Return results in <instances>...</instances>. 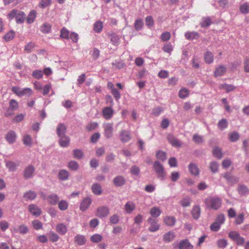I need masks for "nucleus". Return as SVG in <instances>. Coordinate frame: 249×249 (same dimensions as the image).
<instances>
[{
	"label": "nucleus",
	"mask_w": 249,
	"mask_h": 249,
	"mask_svg": "<svg viewBox=\"0 0 249 249\" xmlns=\"http://www.w3.org/2000/svg\"><path fill=\"white\" fill-rule=\"evenodd\" d=\"M43 75V72L40 70H36L33 71V76L37 79H39L42 78Z\"/></svg>",
	"instance_id": "13d9d810"
},
{
	"label": "nucleus",
	"mask_w": 249,
	"mask_h": 249,
	"mask_svg": "<svg viewBox=\"0 0 249 249\" xmlns=\"http://www.w3.org/2000/svg\"><path fill=\"white\" fill-rule=\"evenodd\" d=\"M48 236H49L50 240L51 241H52V242H55L57 241L59 238V236L57 234H56L55 233H54V232H53L52 231H50L48 233Z\"/></svg>",
	"instance_id": "3c124183"
},
{
	"label": "nucleus",
	"mask_w": 249,
	"mask_h": 249,
	"mask_svg": "<svg viewBox=\"0 0 249 249\" xmlns=\"http://www.w3.org/2000/svg\"><path fill=\"white\" fill-rule=\"evenodd\" d=\"M36 197V193L32 190L25 192L23 195V197L26 201L33 200Z\"/></svg>",
	"instance_id": "412c9836"
},
{
	"label": "nucleus",
	"mask_w": 249,
	"mask_h": 249,
	"mask_svg": "<svg viewBox=\"0 0 249 249\" xmlns=\"http://www.w3.org/2000/svg\"><path fill=\"white\" fill-rule=\"evenodd\" d=\"M164 222L168 226H173L176 223V218L174 216H167L164 218Z\"/></svg>",
	"instance_id": "2f4dec72"
},
{
	"label": "nucleus",
	"mask_w": 249,
	"mask_h": 249,
	"mask_svg": "<svg viewBox=\"0 0 249 249\" xmlns=\"http://www.w3.org/2000/svg\"><path fill=\"white\" fill-rule=\"evenodd\" d=\"M35 47V44L32 42H30L25 46L24 51L27 53H29L31 52Z\"/></svg>",
	"instance_id": "774afa93"
},
{
	"label": "nucleus",
	"mask_w": 249,
	"mask_h": 249,
	"mask_svg": "<svg viewBox=\"0 0 249 249\" xmlns=\"http://www.w3.org/2000/svg\"><path fill=\"white\" fill-rule=\"evenodd\" d=\"M47 200L50 204L55 205L58 202L59 198L56 194H52L48 196Z\"/></svg>",
	"instance_id": "b1692460"
},
{
	"label": "nucleus",
	"mask_w": 249,
	"mask_h": 249,
	"mask_svg": "<svg viewBox=\"0 0 249 249\" xmlns=\"http://www.w3.org/2000/svg\"><path fill=\"white\" fill-rule=\"evenodd\" d=\"M134 28L136 31L141 30L143 26V22L142 19L139 18L135 20L134 23Z\"/></svg>",
	"instance_id": "4c0bfd02"
},
{
	"label": "nucleus",
	"mask_w": 249,
	"mask_h": 249,
	"mask_svg": "<svg viewBox=\"0 0 249 249\" xmlns=\"http://www.w3.org/2000/svg\"><path fill=\"white\" fill-rule=\"evenodd\" d=\"M103 27V22L99 20L94 23L93 29L96 33H99L102 31Z\"/></svg>",
	"instance_id": "ea45409f"
},
{
	"label": "nucleus",
	"mask_w": 249,
	"mask_h": 249,
	"mask_svg": "<svg viewBox=\"0 0 249 249\" xmlns=\"http://www.w3.org/2000/svg\"><path fill=\"white\" fill-rule=\"evenodd\" d=\"M67 130L66 126L63 123L59 124L56 128V133L58 137H62L66 135Z\"/></svg>",
	"instance_id": "2eb2a0df"
},
{
	"label": "nucleus",
	"mask_w": 249,
	"mask_h": 249,
	"mask_svg": "<svg viewBox=\"0 0 249 249\" xmlns=\"http://www.w3.org/2000/svg\"><path fill=\"white\" fill-rule=\"evenodd\" d=\"M240 136L238 132H233L229 135V140L231 142H235L238 140Z\"/></svg>",
	"instance_id": "864d4df0"
},
{
	"label": "nucleus",
	"mask_w": 249,
	"mask_h": 249,
	"mask_svg": "<svg viewBox=\"0 0 249 249\" xmlns=\"http://www.w3.org/2000/svg\"><path fill=\"white\" fill-rule=\"evenodd\" d=\"M5 138L9 143L13 144L16 141L17 135L15 131L13 130H10L6 134Z\"/></svg>",
	"instance_id": "ddd939ff"
},
{
	"label": "nucleus",
	"mask_w": 249,
	"mask_h": 249,
	"mask_svg": "<svg viewBox=\"0 0 249 249\" xmlns=\"http://www.w3.org/2000/svg\"><path fill=\"white\" fill-rule=\"evenodd\" d=\"M205 204L207 208L217 210L222 204V200L217 197H211L205 199Z\"/></svg>",
	"instance_id": "f257e3e1"
},
{
	"label": "nucleus",
	"mask_w": 249,
	"mask_h": 249,
	"mask_svg": "<svg viewBox=\"0 0 249 249\" xmlns=\"http://www.w3.org/2000/svg\"><path fill=\"white\" fill-rule=\"evenodd\" d=\"M102 239V236L98 234H95L90 237V240L93 243H98Z\"/></svg>",
	"instance_id": "338daca9"
},
{
	"label": "nucleus",
	"mask_w": 249,
	"mask_h": 249,
	"mask_svg": "<svg viewBox=\"0 0 249 249\" xmlns=\"http://www.w3.org/2000/svg\"><path fill=\"white\" fill-rule=\"evenodd\" d=\"M200 212L201 210L199 206H195L193 207L191 212V214L195 219L197 220L199 218L200 214Z\"/></svg>",
	"instance_id": "c85d7f7f"
},
{
	"label": "nucleus",
	"mask_w": 249,
	"mask_h": 249,
	"mask_svg": "<svg viewBox=\"0 0 249 249\" xmlns=\"http://www.w3.org/2000/svg\"><path fill=\"white\" fill-rule=\"evenodd\" d=\"M9 108L15 110L18 107V104L15 99H11L9 102Z\"/></svg>",
	"instance_id": "e2e57ef3"
},
{
	"label": "nucleus",
	"mask_w": 249,
	"mask_h": 249,
	"mask_svg": "<svg viewBox=\"0 0 249 249\" xmlns=\"http://www.w3.org/2000/svg\"><path fill=\"white\" fill-rule=\"evenodd\" d=\"M70 174L69 172L65 169L60 170L59 171L58 177L59 179L62 181L67 180L69 179Z\"/></svg>",
	"instance_id": "5701e85b"
},
{
	"label": "nucleus",
	"mask_w": 249,
	"mask_h": 249,
	"mask_svg": "<svg viewBox=\"0 0 249 249\" xmlns=\"http://www.w3.org/2000/svg\"><path fill=\"white\" fill-rule=\"evenodd\" d=\"M147 221L150 225L148 228L150 231L155 232L159 230L160 225L158 224V220L156 218L149 217Z\"/></svg>",
	"instance_id": "423d86ee"
},
{
	"label": "nucleus",
	"mask_w": 249,
	"mask_h": 249,
	"mask_svg": "<svg viewBox=\"0 0 249 249\" xmlns=\"http://www.w3.org/2000/svg\"><path fill=\"white\" fill-rule=\"evenodd\" d=\"M161 213V210L159 208L157 207H154L150 209V214L151 215V217L156 218L159 216Z\"/></svg>",
	"instance_id": "7c9ffc66"
},
{
	"label": "nucleus",
	"mask_w": 249,
	"mask_h": 249,
	"mask_svg": "<svg viewBox=\"0 0 249 249\" xmlns=\"http://www.w3.org/2000/svg\"><path fill=\"white\" fill-rule=\"evenodd\" d=\"M70 142V139L67 135L59 137V144L61 147H67L69 145Z\"/></svg>",
	"instance_id": "6ab92c4d"
},
{
	"label": "nucleus",
	"mask_w": 249,
	"mask_h": 249,
	"mask_svg": "<svg viewBox=\"0 0 249 249\" xmlns=\"http://www.w3.org/2000/svg\"><path fill=\"white\" fill-rule=\"evenodd\" d=\"M175 238V233L173 231H170L164 235L163 240L165 243H169L173 241Z\"/></svg>",
	"instance_id": "393cba45"
},
{
	"label": "nucleus",
	"mask_w": 249,
	"mask_h": 249,
	"mask_svg": "<svg viewBox=\"0 0 249 249\" xmlns=\"http://www.w3.org/2000/svg\"><path fill=\"white\" fill-rule=\"evenodd\" d=\"M119 216L117 214H114L110 217L109 222L112 224H117L119 222Z\"/></svg>",
	"instance_id": "bf43d9fd"
},
{
	"label": "nucleus",
	"mask_w": 249,
	"mask_h": 249,
	"mask_svg": "<svg viewBox=\"0 0 249 249\" xmlns=\"http://www.w3.org/2000/svg\"><path fill=\"white\" fill-rule=\"evenodd\" d=\"M125 179L122 176H118L114 178L113 182L116 187H121L125 183Z\"/></svg>",
	"instance_id": "4468645a"
},
{
	"label": "nucleus",
	"mask_w": 249,
	"mask_h": 249,
	"mask_svg": "<svg viewBox=\"0 0 249 249\" xmlns=\"http://www.w3.org/2000/svg\"><path fill=\"white\" fill-rule=\"evenodd\" d=\"M87 240L85 236L81 234H77L74 237V242L78 246L84 245Z\"/></svg>",
	"instance_id": "dca6fc26"
},
{
	"label": "nucleus",
	"mask_w": 249,
	"mask_h": 249,
	"mask_svg": "<svg viewBox=\"0 0 249 249\" xmlns=\"http://www.w3.org/2000/svg\"><path fill=\"white\" fill-rule=\"evenodd\" d=\"M213 154L215 157L219 159L222 158V154L221 150L218 147H215L214 148L213 151Z\"/></svg>",
	"instance_id": "4d7b16f0"
},
{
	"label": "nucleus",
	"mask_w": 249,
	"mask_h": 249,
	"mask_svg": "<svg viewBox=\"0 0 249 249\" xmlns=\"http://www.w3.org/2000/svg\"><path fill=\"white\" fill-rule=\"evenodd\" d=\"M218 128L223 130L228 127V122L225 119H222L220 120L217 124Z\"/></svg>",
	"instance_id": "a18cd8bd"
},
{
	"label": "nucleus",
	"mask_w": 249,
	"mask_h": 249,
	"mask_svg": "<svg viewBox=\"0 0 249 249\" xmlns=\"http://www.w3.org/2000/svg\"><path fill=\"white\" fill-rule=\"evenodd\" d=\"M36 12L35 10L31 11L28 15L27 22L29 24L33 23L36 18Z\"/></svg>",
	"instance_id": "e433bc0d"
},
{
	"label": "nucleus",
	"mask_w": 249,
	"mask_h": 249,
	"mask_svg": "<svg viewBox=\"0 0 249 249\" xmlns=\"http://www.w3.org/2000/svg\"><path fill=\"white\" fill-rule=\"evenodd\" d=\"M29 211L34 216H39L41 214V209L36 204H30L28 206Z\"/></svg>",
	"instance_id": "6e6552de"
},
{
	"label": "nucleus",
	"mask_w": 249,
	"mask_h": 249,
	"mask_svg": "<svg viewBox=\"0 0 249 249\" xmlns=\"http://www.w3.org/2000/svg\"><path fill=\"white\" fill-rule=\"evenodd\" d=\"M32 94V90L31 89L29 88H26L24 89H21V94H20V97H22L23 96H30Z\"/></svg>",
	"instance_id": "0e129e2a"
},
{
	"label": "nucleus",
	"mask_w": 249,
	"mask_h": 249,
	"mask_svg": "<svg viewBox=\"0 0 249 249\" xmlns=\"http://www.w3.org/2000/svg\"><path fill=\"white\" fill-rule=\"evenodd\" d=\"M91 190L94 194L98 196L100 195L102 193L101 186L97 183L92 184Z\"/></svg>",
	"instance_id": "bb28decb"
},
{
	"label": "nucleus",
	"mask_w": 249,
	"mask_h": 249,
	"mask_svg": "<svg viewBox=\"0 0 249 249\" xmlns=\"http://www.w3.org/2000/svg\"><path fill=\"white\" fill-rule=\"evenodd\" d=\"M25 14L22 11H19L16 16V22L18 24L22 23L25 18Z\"/></svg>",
	"instance_id": "f704fd0d"
},
{
	"label": "nucleus",
	"mask_w": 249,
	"mask_h": 249,
	"mask_svg": "<svg viewBox=\"0 0 249 249\" xmlns=\"http://www.w3.org/2000/svg\"><path fill=\"white\" fill-rule=\"evenodd\" d=\"M204 60L206 63L210 64L213 61V55L210 51H207L204 54Z\"/></svg>",
	"instance_id": "473e14b6"
},
{
	"label": "nucleus",
	"mask_w": 249,
	"mask_h": 249,
	"mask_svg": "<svg viewBox=\"0 0 249 249\" xmlns=\"http://www.w3.org/2000/svg\"><path fill=\"white\" fill-rule=\"evenodd\" d=\"M188 169L190 173L195 176H197L199 174V170L197 166L194 163L189 164Z\"/></svg>",
	"instance_id": "4be33fe9"
},
{
	"label": "nucleus",
	"mask_w": 249,
	"mask_h": 249,
	"mask_svg": "<svg viewBox=\"0 0 249 249\" xmlns=\"http://www.w3.org/2000/svg\"><path fill=\"white\" fill-rule=\"evenodd\" d=\"M167 140L173 146L176 147H180L182 145L181 142L172 134H169L168 135Z\"/></svg>",
	"instance_id": "0eeeda50"
},
{
	"label": "nucleus",
	"mask_w": 249,
	"mask_h": 249,
	"mask_svg": "<svg viewBox=\"0 0 249 249\" xmlns=\"http://www.w3.org/2000/svg\"><path fill=\"white\" fill-rule=\"evenodd\" d=\"M110 210L107 206H102L98 207L96 210V215L101 218H104L108 216Z\"/></svg>",
	"instance_id": "7ed1b4c3"
},
{
	"label": "nucleus",
	"mask_w": 249,
	"mask_h": 249,
	"mask_svg": "<svg viewBox=\"0 0 249 249\" xmlns=\"http://www.w3.org/2000/svg\"><path fill=\"white\" fill-rule=\"evenodd\" d=\"M6 166L10 171H14L17 169V164L12 161H8L6 162Z\"/></svg>",
	"instance_id": "09e8293b"
},
{
	"label": "nucleus",
	"mask_w": 249,
	"mask_h": 249,
	"mask_svg": "<svg viewBox=\"0 0 249 249\" xmlns=\"http://www.w3.org/2000/svg\"><path fill=\"white\" fill-rule=\"evenodd\" d=\"M223 177L226 179L227 182L233 185L239 181V178L232 176L230 173L227 172L223 174Z\"/></svg>",
	"instance_id": "9d476101"
},
{
	"label": "nucleus",
	"mask_w": 249,
	"mask_h": 249,
	"mask_svg": "<svg viewBox=\"0 0 249 249\" xmlns=\"http://www.w3.org/2000/svg\"><path fill=\"white\" fill-rule=\"evenodd\" d=\"M240 11L243 14H248L249 13V4L245 3L242 4L240 7Z\"/></svg>",
	"instance_id": "6e6d98bb"
},
{
	"label": "nucleus",
	"mask_w": 249,
	"mask_h": 249,
	"mask_svg": "<svg viewBox=\"0 0 249 249\" xmlns=\"http://www.w3.org/2000/svg\"><path fill=\"white\" fill-rule=\"evenodd\" d=\"M217 245L219 248H225L228 244L227 241L225 239H221L217 241Z\"/></svg>",
	"instance_id": "680f3d73"
},
{
	"label": "nucleus",
	"mask_w": 249,
	"mask_h": 249,
	"mask_svg": "<svg viewBox=\"0 0 249 249\" xmlns=\"http://www.w3.org/2000/svg\"><path fill=\"white\" fill-rule=\"evenodd\" d=\"M73 157L76 159L80 160L84 156L83 151L79 149H76L73 151Z\"/></svg>",
	"instance_id": "79ce46f5"
},
{
	"label": "nucleus",
	"mask_w": 249,
	"mask_h": 249,
	"mask_svg": "<svg viewBox=\"0 0 249 249\" xmlns=\"http://www.w3.org/2000/svg\"><path fill=\"white\" fill-rule=\"evenodd\" d=\"M193 246L191 244L188 239L181 240L178 244L179 249H192Z\"/></svg>",
	"instance_id": "aec40b11"
},
{
	"label": "nucleus",
	"mask_w": 249,
	"mask_h": 249,
	"mask_svg": "<svg viewBox=\"0 0 249 249\" xmlns=\"http://www.w3.org/2000/svg\"><path fill=\"white\" fill-rule=\"evenodd\" d=\"M92 199L89 197H86V198H84L80 204V210L83 212L87 210L90 205Z\"/></svg>",
	"instance_id": "f8f14e48"
},
{
	"label": "nucleus",
	"mask_w": 249,
	"mask_h": 249,
	"mask_svg": "<svg viewBox=\"0 0 249 249\" xmlns=\"http://www.w3.org/2000/svg\"><path fill=\"white\" fill-rule=\"evenodd\" d=\"M119 136L121 141L124 143L128 142L131 138L130 132L125 130H122L120 132Z\"/></svg>",
	"instance_id": "1a4fd4ad"
},
{
	"label": "nucleus",
	"mask_w": 249,
	"mask_h": 249,
	"mask_svg": "<svg viewBox=\"0 0 249 249\" xmlns=\"http://www.w3.org/2000/svg\"><path fill=\"white\" fill-rule=\"evenodd\" d=\"M110 41L112 44L115 46L118 45L120 42V38L118 35L115 34H112L110 35Z\"/></svg>",
	"instance_id": "a19ab883"
},
{
	"label": "nucleus",
	"mask_w": 249,
	"mask_h": 249,
	"mask_svg": "<svg viewBox=\"0 0 249 249\" xmlns=\"http://www.w3.org/2000/svg\"><path fill=\"white\" fill-rule=\"evenodd\" d=\"M185 37L188 40L197 39L199 37V34L195 31L187 32L185 34Z\"/></svg>",
	"instance_id": "c756f323"
},
{
	"label": "nucleus",
	"mask_w": 249,
	"mask_h": 249,
	"mask_svg": "<svg viewBox=\"0 0 249 249\" xmlns=\"http://www.w3.org/2000/svg\"><path fill=\"white\" fill-rule=\"evenodd\" d=\"M212 22L210 17H203L202 18V21L200 23V25L202 28H206L209 27Z\"/></svg>",
	"instance_id": "72a5a7b5"
},
{
	"label": "nucleus",
	"mask_w": 249,
	"mask_h": 249,
	"mask_svg": "<svg viewBox=\"0 0 249 249\" xmlns=\"http://www.w3.org/2000/svg\"><path fill=\"white\" fill-rule=\"evenodd\" d=\"M219 165L216 161H212L210 162L209 168L213 173H215L218 172Z\"/></svg>",
	"instance_id": "37998d69"
},
{
	"label": "nucleus",
	"mask_w": 249,
	"mask_h": 249,
	"mask_svg": "<svg viewBox=\"0 0 249 249\" xmlns=\"http://www.w3.org/2000/svg\"><path fill=\"white\" fill-rule=\"evenodd\" d=\"M237 190L241 196H245L249 194V189L244 184H239Z\"/></svg>",
	"instance_id": "a211bd4d"
},
{
	"label": "nucleus",
	"mask_w": 249,
	"mask_h": 249,
	"mask_svg": "<svg viewBox=\"0 0 249 249\" xmlns=\"http://www.w3.org/2000/svg\"><path fill=\"white\" fill-rule=\"evenodd\" d=\"M56 231L61 235H64L67 232V226L63 223L57 224L56 227Z\"/></svg>",
	"instance_id": "cd10ccee"
},
{
	"label": "nucleus",
	"mask_w": 249,
	"mask_h": 249,
	"mask_svg": "<svg viewBox=\"0 0 249 249\" xmlns=\"http://www.w3.org/2000/svg\"><path fill=\"white\" fill-rule=\"evenodd\" d=\"M189 91L186 88L181 89L178 92V96L181 99H184L189 95Z\"/></svg>",
	"instance_id": "de8ad7c7"
},
{
	"label": "nucleus",
	"mask_w": 249,
	"mask_h": 249,
	"mask_svg": "<svg viewBox=\"0 0 249 249\" xmlns=\"http://www.w3.org/2000/svg\"><path fill=\"white\" fill-rule=\"evenodd\" d=\"M15 36V33L13 30H10L5 36H3V39L6 41H9L12 40Z\"/></svg>",
	"instance_id": "58836bf2"
},
{
	"label": "nucleus",
	"mask_w": 249,
	"mask_h": 249,
	"mask_svg": "<svg viewBox=\"0 0 249 249\" xmlns=\"http://www.w3.org/2000/svg\"><path fill=\"white\" fill-rule=\"evenodd\" d=\"M113 124L112 123H106L104 124V135L107 138H110L113 135Z\"/></svg>",
	"instance_id": "20e7f679"
},
{
	"label": "nucleus",
	"mask_w": 249,
	"mask_h": 249,
	"mask_svg": "<svg viewBox=\"0 0 249 249\" xmlns=\"http://www.w3.org/2000/svg\"><path fill=\"white\" fill-rule=\"evenodd\" d=\"M162 50L164 52L171 53L173 50V48L171 43H167L164 45Z\"/></svg>",
	"instance_id": "69168bd1"
},
{
	"label": "nucleus",
	"mask_w": 249,
	"mask_h": 249,
	"mask_svg": "<svg viewBox=\"0 0 249 249\" xmlns=\"http://www.w3.org/2000/svg\"><path fill=\"white\" fill-rule=\"evenodd\" d=\"M153 169L158 178L161 180H163L165 179L166 173L162 164L158 161H156L153 164Z\"/></svg>",
	"instance_id": "f03ea898"
},
{
	"label": "nucleus",
	"mask_w": 249,
	"mask_h": 249,
	"mask_svg": "<svg viewBox=\"0 0 249 249\" xmlns=\"http://www.w3.org/2000/svg\"><path fill=\"white\" fill-rule=\"evenodd\" d=\"M154 21L153 18L151 16H149L145 18V24L146 26L149 27H152L153 26Z\"/></svg>",
	"instance_id": "052dcab7"
},
{
	"label": "nucleus",
	"mask_w": 249,
	"mask_h": 249,
	"mask_svg": "<svg viewBox=\"0 0 249 249\" xmlns=\"http://www.w3.org/2000/svg\"><path fill=\"white\" fill-rule=\"evenodd\" d=\"M103 116L106 120L110 119L114 114V110L111 107H105L103 110Z\"/></svg>",
	"instance_id": "9b49d317"
},
{
	"label": "nucleus",
	"mask_w": 249,
	"mask_h": 249,
	"mask_svg": "<svg viewBox=\"0 0 249 249\" xmlns=\"http://www.w3.org/2000/svg\"><path fill=\"white\" fill-rule=\"evenodd\" d=\"M68 203L64 200H61L58 204V207L61 211L66 210L68 208Z\"/></svg>",
	"instance_id": "8fccbe9b"
},
{
	"label": "nucleus",
	"mask_w": 249,
	"mask_h": 249,
	"mask_svg": "<svg viewBox=\"0 0 249 249\" xmlns=\"http://www.w3.org/2000/svg\"><path fill=\"white\" fill-rule=\"evenodd\" d=\"M136 208L135 204L132 201H128L124 205V210L126 213H131Z\"/></svg>",
	"instance_id": "a878e982"
},
{
	"label": "nucleus",
	"mask_w": 249,
	"mask_h": 249,
	"mask_svg": "<svg viewBox=\"0 0 249 249\" xmlns=\"http://www.w3.org/2000/svg\"><path fill=\"white\" fill-rule=\"evenodd\" d=\"M35 171V169L33 165H28L23 171V178L26 179L32 178L34 176Z\"/></svg>",
	"instance_id": "39448f33"
},
{
	"label": "nucleus",
	"mask_w": 249,
	"mask_h": 249,
	"mask_svg": "<svg viewBox=\"0 0 249 249\" xmlns=\"http://www.w3.org/2000/svg\"><path fill=\"white\" fill-rule=\"evenodd\" d=\"M227 71L226 67L224 65H220L216 68L213 74L215 77L221 76L225 74Z\"/></svg>",
	"instance_id": "f3484780"
},
{
	"label": "nucleus",
	"mask_w": 249,
	"mask_h": 249,
	"mask_svg": "<svg viewBox=\"0 0 249 249\" xmlns=\"http://www.w3.org/2000/svg\"><path fill=\"white\" fill-rule=\"evenodd\" d=\"M68 168L71 171H76L79 167V165L77 162L74 160H71L69 162L68 165Z\"/></svg>",
	"instance_id": "c9c22d12"
},
{
	"label": "nucleus",
	"mask_w": 249,
	"mask_h": 249,
	"mask_svg": "<svg viewBox=\"0 0 249 249\" xmlns=\"http://www.w3.org/2000/svg\"><path fill=\"white\" fill-rule=\"evenodd\" d=\"M23 142L26 146H31L32 140L31 136L28 134L25 135L23 138Z\"/></svg>",
	"instance_id": "c03bdc74"
},
{
	"label": "nucleus",
	"mask_w": 249,
	"mask_h": 249,
	"mask_svg": "<svg viewBox=\"0 0 249 249\" xmlns=\"http://www.w3.org/2000/svg\"><path fill=\"white\" fill-rule=\"evenodd\" d=\"M51 30V26L50 24L45 23L40 28L41 31L43 33H49Z\"/></svg>",
	"instance_id": "5fc2aeb1"
},
{
	"label": "nucleus",
	"mask_w": 249,
	"mask_h": 249,
	"mask_svg": "<svg viewBox=\"0 0 249 249\" xmlns=\"http://www.w3.org/2000/svg\"><path fill=\"white\" fill-rule=\"evenodd\" d=\"M32 225L34 229L39 230L43 228L42 223L38 220H34L32 221Z\"/></svg>",
	"instance_id": "603ef678"
},
{
	"label": "nucleus",
	"mask_w": 249,
	"mask_h": 249,
	"mask_svg": "<svg viewBox=\"0 0 249 249\" xmlns=\"http://www.w3.org/2000/svg\"><path fill=\"white\" fill-rule=\"evenodd\" d=\"M191 199L190 197H186L183 198L180 201V205L183 207H188L190 205Z\"/></svg>",
	"instance_id": "49530a36"
}]
</instances>
